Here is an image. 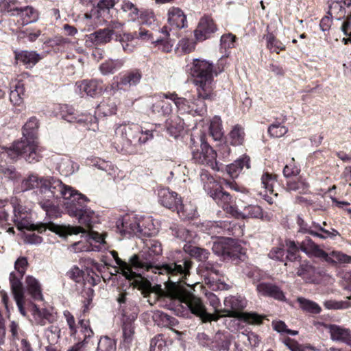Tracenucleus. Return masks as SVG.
I'll list each match as a JSON object with an SVG mask.
<instances>
[{"instance_id":"2f4dec72","label":"nucleus","mask_w":351,"mask_h":351,"mask_svg":"<svg viewBox=\"0 0 351 351\" xmlns=\"http://www.w3.org/2000/svg\"><path fill=\"white\" fill-rule=\"evenodd\" d=\"M238 335L237 337L240 342L245 343L247 346L252 348L258 345L261 339L260 337L252 330H245Z\"/></svg>"},{"instance_id":"423d86ee","label":"nucleus","mask_w":351,"mask_h":351,"mask_svg":"<svg viewBox=\"0 0 351 351\" xmlns=\"http://www.w3.org/2000/svg\"><path fill=\"white\" fill-rule=\"evenodd\" d=\"M40 193L43 200L47 203V206H51L54 199L62 197L67 202L75 200H86V196L73 187L66 185L58 179L53 177L42 178L40 181Z\"/></svg>"},{"instance_id":"c756f323","label":"nucleus","mask_w":351,"mask_h":351,"mask_svg":"<svg viewBox=\"0 0 351 351\" xmlns=\"http://www.w3.org/2000/svg\"><path fill=\"white\" fill-rule=\"evenodd\" d=\"M78 168V165L69 158H61L58 164L59 172L64 176L73 174Z\"/></svg>"},{"instance_id":"e433bc0d","label":"nucleus","mask_w":351,"mask_h":351,"mask_svg":"<svg viewBox=\"0 0 351 351\" xmlns=\"http://www.w3.org/2000/svg\"><path fill=\"white\" fill-rule=\"evenodd\" d=\"M264 38L266 39V47L271 51L278 53L280 51L285 49V45L278 40L276 36L270 32H268Z\"/></svg>"},{"instance_id":"c9c22d12","label":"nucleus","mask_w":351,"mask_h":351,"mask_svg":"<svg viewBox=\"0 0 351 351\" xmlns=\"http://www.w3.org/2000/svg\"><path fill=\"white\" fill-rule=\"evenodd\" d=\"M297 301L299 303L300 308L305 312L312 314H318L322 311L320 306L312 300L299 297Z\"/></svg>"},{"instance_id":"2eb2a0df","label":"nucleus","mask_w":351,"mask_h":351,"mask_svg":"<svg viewBox=\"0 0 351 351\" xmlns=\"http://www.w3.org/2000/svg\"><path fill=\"white\" fill-rule=\"evenodd\" d=\"M47 228L60 237L86 232V230L81 226H59L53 223L43 224L38 228V230L41 232Z\"/></svg>"},{"instance_id":"4d7b16f0","label":"nucleus","mask_w":351,"mask_h":351,"mask_svg":"<svg viewBox=\"0 0 351 351\" xmlns=\"http://www.w3.org/2000/svg\"><path fill=\"white\" fill-rule=\"evenodd\" d=\"M315 272L314 267L308 263H304L300 265L297 271V274L305 280H307L308 276H311Z\"/></svg>"},{"instance_id":"f704fd0d","label":"nucleus","mask_w":351,"mask_h":351,"mask_svg":"<svg viewBox=\"0 0 351 351\" xmlns=\"http://www.w3.org/2000/svg\"><path fill=\"white\" fill-rule=\"evenodd\" d=\"M228 139L232 145H242L245 140L243 128L239 125H234L228 134Z\"/></svg>"},{"instance_id":"ddd939ff","label":"nucleus","mask_w":351,"mask_h":351,"mask_svg":"<svg viewBox=\"0 0 351 351\" xmlns=\"http://www.w3.org/2000/svg\"><path fill=\"white\" fill-rule=\"evenodd\" d=\"M237 219H262L264 215L261 208L258 205L248 204L245 205L243 203L238 204L236 206V210L233 215Z\"/></svg>"},{"instance_id":"a211bd4d","label":"nucleus","mask_w":351,"mask_h":351,"mask_svg":"<svg viewBox=\"0 0 351 351\" xmlns=\"http://www.w3.org/2000/svg\"><path fill=\"white\" fill-rule=\"evenodd\" d=\"M167 22L175 29H182L187 25L186 16L179 8L172 7L167 12Z\"/></svg>"},{"instance_id":"c85d7f7f","label":"nucleus","mask_w":351,"mask_h":351,"mask_svg":"<svg viewBox=\"0 0 351 351\" xmlns=\"http://www.w3.org/2000/svg\"><path fill=\"white\" fill-rule=\"evenodd\" d=\"M185 123L180 117L176 116L167 121V130L171 136L177 138L184 130Z\"/></svg>"},{"instance_id":"1a4fd4ad","label":"nucleus","mask_w":351,"mask_h":351,"mask_svg":"<svg viewBox=\"0 0 351 351\" xmlns=\"http://www.w3.org/2000/svg\"><path fill=\"white\" fill-rule=\"evenodd\" d=\"M200 178L204 184V190L212 197L216 203L223 208L226 213L234 215L236 206L231 205V197L229 193L219 189L214 178L206 172H202Z\"/></svg>"},{"instance_id":"49530a36","label":"nucleus","mask_w":351,"mask_h":351,"mask_svg":"<svg viewBox=\"0 0 351 351\" xmlns=\"http://www.w3.org/2000/svg\"><path fill=\"white\" fill-rule=\"evenodd\" d=\"M328 263L335 264L351 263V256H348L339 251H332L330 253Z\"/></svg>"},{"instance_id":"13d9d810","label":"nucleus","mask_w":351,"mask_h":351,"mask_svg":"<svg viewBox=\"0 0 351 351\" xmlns=\"http://www.w3.org/2000/svg\"><path fill=\"white\" fill-rule=\"evenodd\" d=\"M286 245L288 248L287 258L291 261L297 260L299 247L293 241L288 240L286 241Z\"/></svg>"},{"instance_id":"864d4df0","label":"nucleus","mask_w":351,"mask_h":351,"mask_svg":"<svg viewBox=\"0 0 351 351\" xmlns=\"http://www.w3.org/2000/svg\"><path fill=\"white\" fill-rule=\"evenodd\" d=\"M261 182L266 192L273 193L274 186L276 183L275 176L265 173L262 176Z\"/></svg>"},{"instance_id":"ea45409f","label":"nucleus","mask_w":351,"mask_h":351,"mask_svg":"<svg viewBox=\"0 0 351 351\" xmlns=\"http://www.w3.org/2000/svg\"><path fill=\"white\" fill-rule=\"evenodd\" d=\"M228 245L232 247L231 249L229 250V249L224 248L222 246V244L220 243H214L213 249V250L215 251L217 249L221 248L222 249L221 253L223 254H228L230 256H236L238 254H242V248L240 247V245H237L236 243L232 239L228 240Z\"/></svg>"},{"instance_id":"72a5a7b5","label":"nucleus","mask_w":351,"mask_h":351,"mask_svg":"<svg viewBox=\"0 0 351 351\" xmlns=\"http://www.w3.org/2000/svg\"><path fill=\"white\" fill-rule=\"evenodd\" d=\"M116 112L117 105L111 99L104 100L97 107V112L104 117L113 115Z\"/></svg>"},{"instance_id":"8fccbe9b","label":"nucleus","mask_w":351,"mask_h":351,"mask_svg":"<svg viewBox=\"0 0 351 351\" xmlns=\"http://www.w3.org/2000/svg\"><path fill=\"white\" fill-rule=\"evenodd\" d=\"M97 351H116V342L107 336L101 337L98 342Z\"/></svg>"},{"instance_id":"a19ab883","label":"nucleus","mask_w":351,"mask_h":351,"mask_svg":"<svg viewBox=\"0 0 351 351\" xmlns=\"http://www.w3.org/2000/svg\"><path fill=\"white\" fill-rule=\"evenodd\" d=\"M289 191H298L300 193H306L309 185L304 179L299 178L297 180H289L287 184Z\"/></svg>"},{"instance_id":"603ef678","label":"nucleus","mask_w":351,"mask_h":351,"mask_svg":"<svg viewBox=\"0 0 351 351\" xmlns=\"http://www.w3.org/2000/svg\"><path fill=\"white\" fill-rule=\"evenodd\" d=\"M23 94V86L18 84L15 86L14 90H12L10 94V100L14 106H21L23 104V97L21 95Z\"/></svg>"},{"instance_id":"7c9ffc66","label":"nucleus","mask_w":351,"mask_h":351,"mask_svg":"<svg viewBox=\"0 0 351 351\" xmlns=\"http://www.w3.org/2000/svg\"><path fill=\"white\" fill-rule=\"evenodd\" d=\"M175 210L177 211L178 215L182 219H192L195 217L197 213L196 206L191 202L182 204L180 202Z\"/></svg>"},{"instance_id":"473e14b6","label":"nucleus","mask_w":351,"mask_h":351,"mask_svg":"<svg viewBox=\"0 0 351 351\" xmlns=\"http://www.w3.org/2000/svg\"><path fill=\"white\" fill-rule=\"evenodd\" d=\"M19 13L18 15L21 16L23 25L36 22L38 19V12L30 6L19 8Z\"/></svg>"},{"instance_id":"4468645a","label":"nucleus","mask_w":351,"mask_h":351,"mask_svg":"<svg viewBox=\"0 0 351 351\" xmlns=\"http://www.w3.org/2000/svg\"><path fill=\"white\" fill-rule=\"evenodd\" d=\"M216 30L217 27L213 19L204 16L200 19L194 34L197 40L203 41L209 38Z\"/></svg>"},{"instance_id":"c03bdc74","label":"nucleus","mask_w":351,"mask_h":351,"mask_svg":"<svg viewBox=\"0 0 351 351\" xmlns=\"http://www.w3.org/2000/svg\"><path fill=\"white\" fill-rule=\"evenodd\" d=\"M42 178H39L36 174H30L29 176L23 180L21 183V188L23 191H28L35 187L40 189V181Z\"/></svg>"},{"instance_id":"412c9836","label":"nucleus","mask_w":351,"mask_h":351,"mask_svg":"<svg viewBox=\"0 0 351 351\" xmlns=\"http://www.w3.org/2000/svg\"><path fill=\"white\" fill-rule=\"evenodd\" d=\"M256 290L263 296L271 297L276 300L284 301L285 295L283 291L278 286L271 283H260L256 287Z\"/></svg>"},{"instance_id":"0eeeda50","label":"nucleus","mask_w":351,"mask_h":351,"mask_svg":"<svg viewBox=\"0 0 351 351\" xmlns=\"http://www.w3.org/2000/svg\"><path fill=\"white\" fill-rule=\"evenodd\" d=\"M191 149L193 160L195 162L210 167L219 171V167L216 161V152L207 143L204 136L195 138H191Z\"/></svg>"},{"instance_id":"39448f33","label":"nucleus","mask_w":351,"mask_h":351,"mask_svg":"<svg viewBox=\"0 0 351 351\" xmlns=\"http://www.w3.org/2000/svg\"><path fill=\"white\" fill-rule=\"evenodd\" d=\"M154 98L155 101L152 105V111L164 116L169 115L172 112L171 104L165 99L173 101L181 114H188L193 117H202L207 110L206 105L202 101L187 100L185 98L179 97L175 93H160Z\"/></svg>"},{"instance_id":"4c0bfd02","label":"nucleus","mask_w":351,"mask_h":351,"mask_svg":"<svg viewBox=\"0 0 351 351\" xmlns=\"http://www.w3.org/2000/svg\"><path fill=\"white\" fill-rule=\"evenodd\" d=\"M142 77V74L138 70H133L125 75L121 80V84L124 86H136L138 84Z\"/></svg>"},{"instance_id":"bf43d9fd","label":"nucleus","mask_w":351,"mask_h":351,"mask_svg":"<svg viewBox=\"0 0 351 351\" xmlns=\"http://www.w3.org/2000/svg\"><path fill=\"white\" fill-rule=\"evenodd\" d=\"M178 46L182 51L190 53L195 49V43L191 39L182 38L179 41Z\"/></svg>"},{"instance_id":"20e7f679","label":"nucleus","mask_w":351,"mask_h":351,"mask_svg":"<svg viewBox=\"0 0 351 351\" xmlns=\"http://www.w3.org/2000/svg\"><path fill=\"white\" fill-rule=\"evenodd\" d=\"M186 292L192 297L199 300L201 306L199 309L202 312H200L199 313L197 312H194L193 309L191 308L189 304L186 301L181 302L185 303L189 308L192 313L199 317L203 322H205L217 321L219 318H223L225 317L219 315V313L215 314L208 313L201 300L195 297L193 294L190 293L187 291ZM224 312L228 313L226 317L237 318L238 321L243 322L246 324L253 325L260 324L263 319V316L259 315L256 313L242 312L241 310L245 307V301L241 297L231 295L226 298V299L224 300Z\"/></svg>"},{"instance_id":"09e8293b","label":"nucleus","mask_w":351,"mask_h":351,"mask_svg":"<svg viewBox=\"0 0 351 351\" xmlns=\"http://www.w3.org/2000/svg\"><path fill=\"white\" fill-rule=\"evenodd\" d=\"M149 351H168V346L162 335H156L151 340Z\"/></svg>"},{"instance_id":"3c124183","label":"nucleus","mask_w":351,"mask_h":351,"mask_svg":"<svg viewBox=\"0 0 351 351\" xmlns=\"http://www.w3.org/2000/svg\"><path fill=\"white\" fill-rule=\"evenodd\" d=\"M0 10L2 12L10 13L11 15L19 14V8L16 6V1H1L0 2Z\"/></svg>"},{"instance_id":"aec40b11","label":"nucleus","mask_w":351,"mask_h":351,"mask_svg":"<svg viewBox=\"0 0 351 351\" xmlns=\"http://www.w3.org/2000/svg\"><path fill=\"white\" fill-rule=\"evenodd\" d=\"M280 332V339L284 344L291 351H304L305 349L315 350V348L310 344L300 345L295 340L287 337V335H296L298 330H277Z\"/></svg>"},{"instance_id":"58836bf2","label":"nucleus","mask_w":351,"mask_h":351,"mask_svg":"<svg viewBox=\"0 0 351 351\" xmlns=\"http://www.w3.org/2000/svg\"><path fill=\"white\" fill-rule=\"evenodd\" d=\"M210 134L215 141L220 140L223 135L221 120L219 117H214L210 121Z\"/></svg>"},{"instance_id":"6e6d98bb","label":"nucleus","mask_w":351,"mask_h":351,"mask_svg":"<svg viewBox=\"0 0 351 351\" xmlns=\"http://www.w3.org/2000/svg\"><path fill=\"white\" fill-rule=\"evenodd\" d=\"M324 305L328 309L339 310L349 308L351 306V303L348 300L336 301L330 300L325 301Z\"/></svg>"},{"instance_id":"de8ad7c7","label":"nucleus","mask_w":351,"mask_h":351,"mask_svg":"<svg viewBox=\"0 0 351 351\" xmlns=\"http://www.w3.org/2000/svg\"><path fill=\"white\" fill-rule=\"evenodd\" d=\"M104 11L98 5L90 10V12L84 14V19L91 20L90 25H98L101 23V12Z\"/></svg>"},{"instance_id":"0e129e2a","label":"nucleus","mask_w":351,"mask_h":351,"mask_svg":"<svg viewBox=\"0 0 351 351\" xmlns=\"http://www.w3.org/2000/svg\"><path fill=\"white\" fill-rule=\"evenodd\" d=\"M140 18L143 23H145L148 25L154 24L156 21V16L154 12L151 10H145L141 14Z\"/></svg>"},{"instance_id":"dca6fc26","label":"nucleus","mask_w":351,"mask_h":351,"mask_svg":"<svg viewBox=\"0 0 351 351\" xmlns=\"http://www.w3.org/2000/svg\"><path fill=\"white\" fill-rule=\"evenodd\" d=\"M62 118L68 122H77L82 123L88 130L96 131L98 129L97 118L90 114L77 116L73 114V112H69L67 114H63Z\"/></svg>"},{"instance_id":"bb28decb","label":"nucleus","mask_w":351,"mask_h":351,"mask_svg":"<svg viewBox=\"0 0 351 351\" xmlns=\"http://www.w3.org/2000/svg\"><path fill=\"white\" fill-rule=\"evenodd\" d=\"M244 167L247 169L250 168V158L247 156H244L228 165L226 167L227 173L231 178H237Z\"/></svg>"},{"instance_id":"f3484780","label":"nucleus","mask_w":351,"mask_h":351,"mask_svg":"<svg viewBox=\"0 0 351 351\" xmlns=\"http://www.w3.org/2000/svg\"><path fill=\"white\" fill-rule=\"evenodd\" d=\"M113 34L112 30L109 28L99 29L86 36V45L88 47L106 44L110 41Z\"/></svg>"},{"instance_id":"79ce46f5","label":"nucleus","mask_w":351,"mask_h":351,"mask_svg":"<svg viewBox=\"0 0 351 351\" xmlns=\"http://www.w3.org/2000/svg\"><path fill=\"white\" fill-rule=\"evenodd\" d=\"M350 330H330L331 339L339 343L351 346V334Z\"/></svg>"},{"instance_id":"9d476101","label":"nucleus","mask_w":351,"mask_h":351,"mask_svg":"<svg viewBox=\"0 0 351 351\" xmlns=\"http://www.w3.org/2000/svg\"><path fill=\"white\" fill-rule=\"evenodd\" d=\"M88 202V198L86 197L84 201L66 202L65 206L70 216L77 217L80 223L90 229L93 222L95 212L87 208L86 204Z\"/></svg>"},{"instance_id":"cd10ccee","label":"nucleus","mask_w":351,"mask_h":351,"mask_svg":"<svg viewBox=\"0 0 351 351\" xmlns=\"http://www.w3.org/2000/svg\"><path fill=\"white\" fill-rule=\"evenodd\" d=\"M123 64L124 60L122 59H109L100 65L99 70L103 75L113 74L121 69Z\"/></svg>"},{"instance_id":"338daca9","label":"nucleus","mask_w":351,"mask_h":351,"mask_svg":"<svg viewBox=\"0 0 351 351\" xmlns=\"http://www.w3.org/2000/svg\"><path fill=\"white\" fill-rule=\"evenodd\" d=\"M316 245L317 244H315L310 238H306L300 243V249L306 254H311Z\"/></svg>"},{"instance_id":"f03ea898","label":"nucleus","mask_w":351,"mask_h":351,"mask_svg":"<svg viewBox=\"0 0 351 351\" xmlns=\"http://www.w3.org/2000/svg\"><path fill=\"white\" fill-rule=\"evenodd\" d=\"M188 71L195 87L197 97H193V101L201 100L212 101L216 97L214 77L217 75L213 62L204 59H193L188 65Z\"/></svg>"},{"instance_id":"5701e85b","label":"nucleus","mask_w":351,"mask_h":351,"mask_svg":"<svg viewBox=\"0 0 351 351\" xmlns=\"http://www.w3.org/2000/svg\"><path fill=\"white\" fill-rule=\"evenodd\" d=\"M81 92H84L87 95L90 97H95L100 94L102 91L101 82L95 80H83L78 85Z\"/></svg>"},{"instance_id":"774afa93","label":"nucleus","mask_w":351,"mask_h":351,"mask_svg":"<svg viewBox=\"0 0 351 351\" xmlns=\"http://www.w3.org/2000/svg\"><path fill=\"white\" fill-rule=\"evenodd\" d=\"M236 36L232 34H226L221 36V44L224 48H232L234 46Z\"/></svg>"},{"instance_id":"a878e982","label":"nucleus","mask_w":351,"mask_h":351,"mask_svg":"<svg viewBox=\"0 0 351 351\" xmlns=\"http://www.w3.org/2000/svg\"><path fill=\"white\" fill-rule=\"evenodd\" d=\"M110 254L114 259L116 263L119 266L121 273L123 274L128 280H133L136 278H140L141 276L137 274L136 272L133 271L132 269H130V267L128 264L124 261H123L118 256V253L116 251H111Z\"/></svg>"},{"instance_id":"7ed1b4c3","label":"nucleus","mask_w":351,"mask_h":351,"mask_svg":"<svg viewBox=\"0 0 351 351\" xmlns=\"http://www.w3.org/2000/svg\"><path fill=\"white\" fill-rule=\"evenodd\" d=\"M38 126V119L34 117H31L23 127V137L21 141L15 142L10 148L3 147L2 157L8 156L15 159L19 156H23L29 163L38 162L42 158L41 148L35 140Z\"/></svg>"},{"instance_id":"69168bd1","label":"nucleus","mask_w":351,"mask_h":351,"mask_svg":"<svg viewBox=\"0 0 351 351\" xmlns=\"http://www.w3.org/2000/svg\"><path fill=\"white\" fill-rule=\"evenodd\" d=\"M190 254L197 258L199 261H202L208 258V252L198 247H193L190 250Z\"/></svg>"},{"instance_id":"6e6552de","label":"nucleus","mask_w":351,"mask_h":351,"mask_svg":"<svg viewBox=\"0 0 351 351\" xmlns=\"http://www.w3.org/2000/svg\"><path fill=\"white\" fill-rule=\"evenodd\" d=\"M27 265L28 262L27 258L24 256L19 257L14 263V269L17 271L19 277H17L14 273H11L10 275L11 290L19 311L23 316L26 315L24 307L25 300L21 278L24 276Z\"/></svg>"},{"instance_id":"e2e57ef3","label":"nucleus","mask_w":351,"mask_h":351,"mask_svg":"<svg viewBox=\"0 0 351 351\" xmlns=\"http://www.w3.org/2000/svg\"><path fill=\"white\" fill-rule=\"evenodd\" d=\"M133 37L130 34H124L121 40L122 47L126 52H132L134 49L133 44Z\"/></svg>"},{"instance_id":"f257e3e1","label":"nucleus","mask_w":351,"mask_h":351,"mask_svg":"<svg viewBox=\"0 0 351 351\" xmlns=\"http://www.w3.org/2000/svg\"><path fill=\"white\" fill-rule=\"evenodd\" d=\"M128 265L134 269H145L149 270L153 269V272L159 275L167 276V291L171 298L178 299L180 301H186L194 312H202L199 300L190 295L185 289L179 286L180 282H184L190 275L192 267V262L184 258L176 261H171L153 267L152 264L142 262L138 255L134 254L130 257Z\"/></svg>"},{"instance_id":"b1692460","label":"nucleus","mask_w":351,"mask_h":351,"mask_svg":"<svg viewBox=\"0 0 351 351\" xmlns=\"http://www.w3.org/2000/svg\"><path fill=\"white\" fill-rule=\"evenodd\" d=\"M25 282L27 290L32 298L35 300L42 301L43 296L41 286L38 280L32 276H28L26 278Z\"/></svg>"},{"instance_id":"9b49d317","label":"nucleus","mask_w":351,"mask_h":351,"mask_svg":"<svg viewBox=\"0 0 351 351\" xmlns=\"http://www.w3.org/2000/svg\"><path fill=\"white\" fill-rule=\"evenodd\" d=\"M117 136H119L130 143L136 141L140 144L145 143L153 137L151 130L143 131L137 124H124L117 128Z\"/></svg>"},{"instance_id":"4be33fe9","label":"nucleus","mask_w":351,"mask_h":351,"mask_svg":"<svg viewBox=\"0 0 351 351\" xmlns=\"http://www.w3.org/2000/svg\"><path fill=\"white\" fill-rule=\"evenodd\" d=\"M230 343V334L218 330L213 338L210 349L213 351L228 350Z\"/></svg>"},{"instance_id":"052dcab7","label":"nucleus","mask_w":351,"mask_h":351,"mask_svg":"<svg viewBox=\"0 0 351 351\" xmlns=\"http://www.w3.org/2000/svg\"><path fill=\"white\" fill-rule=\"evenodd\" d=\"M294 158H291V162L287 165L283 169V174L285 177L289 178L291 176H295L299 174L300 169L298 167L294 164Z\"/></svg>"},{"instance_id":"393cba45","label":"nucleus","mask_w":351,"mask_h":351,"mask_svg":"<svg viewBox=\"0 0 351 351\" xmlns=\"http://www.w3.org/2000/svg\"><path fill=\"white\" fill-rule=\"evenodd\" d=\"M15 58L18 62H22L27 67H32L41 59L40 55L36 52L28 51L16 53Z\"/></svg>"},{"instance_id":"6ab92c4d","label":"nucleus","mask_w":351,"mask_h":351,"mask_svg":"<svg viewBox=\"0 0 351 351\" xmlns=\"http://www.w3.org/2000/svg\"><path fill=\"white\" fill-rule=\"evenodd\" d=\"M159 202L165 207L175 210L180 202L177 193L169 189H161L158 193Z\"/></svg>"},{"instance_id":"680f3d73","label":"nucleus","mask_w":351,"mask_h":351,"mask_svg":"<svg viewBox=\"0 0 351 351\" xmlns=\"http://www.w3.org/2000/svg\"><path fill=\"white\" fill-rule=\"evenodd\" d=\"M153 43H156V45L165 52L171 51L173 46V42L169 38H158L156 40H153Z\"/></svg>"},{"instance_id":"5fc2aeb1","label":"nucleus","mask_w":351,"mask_h":351,"mask_svg":"<svg viewBox=\"0 0 351 351\" xmlns=\"http://www.w3.org/2000/svg\"><path fill=\"white\" fill-rule=\"evenodd\" d=\"M288 132V129L280 123H274L268 128V132L271 136L280 138L283 136Z\"/></svg>"},{"instance_id":"f8f14e48","label":"nucleus","mask_w":351,"mask_h":351,"mask_svg":"<svg viewBox=\"0 0 351 351\" xmlns=\"http://www.w3.org/2000/svg\"><path fill=\"white\" fill-rule=\"evenodd\" d=\"M117 227L119 232L124 235H133L142 234L144 235L152 234V232H147L141 228L140 222L136 217H126L119 219L117 221Z\"/></svg>"},{"instance_id":"a18cd8bd","label":"nucleus","mask_w":351,"mask_h":351,"mask_svg":"<svg viewBox=\"0 0 351 351\" xmlns=\"http://www.w3.org/2000/svg\"><path fill=\"white\" fill-rule=\"evenodd\" d=\"M121 9L123 12L128 14L130 20L134 21L138 17L139 10L133 3L129 0H123L121 3Z\"/></svg>"},{"instance_id":"37998d69","label":"nucleus","mask_w":351,"mask_h":351,"mask_svg":"<svg viewBox=\"0 0 351 351\" xmlns=\"http://www.w3.org/2000/svg\"><path fill=\"white\" fill-rule=\"evenodd\" d=\"M14 223H16L18 229L22 230H33L34 229V225L31 223L29 219L27 217V215L25 217L22 216V214L20 212H16V209L14 210Z\"/></svg>"}]
</instances>
